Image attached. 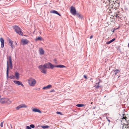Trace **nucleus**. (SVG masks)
<instances>
[{
    "mask_svg": "<svg viewBox=\"0 0 129 129\" xmlns=\"http://www.w3.org/2000/svg\"><path fill=\"white\" fill-rule=\"evenodd\" d=\"M28 82L29 85L31 86H35L37 83L36 80L31 77L28 79Z\"/></svg>",
    "mask_w": 129,
    "mask_h": 129,
    "instance_id": "f257e3e1",
    "label": "nucleus"
},
{
    "mask_svg": "<svg viewBox=\"0 0 129 129\" xmlns=\"http://www.w3.org/2000/svg\"><path fill=\"white\" fill-rule=\"evenodd\" d=\"M13 28L17 33L19 35L23 36V33L22 32L20 28L18 26H13Z\"/></svg>",
    "mask_w": 129,
    "mask_h": 129,
    "instance_id": "f03ea898",
    "label": "nucleus"
},
{
    "mask_svg": "<svg viewBox=\"0 0 129 129\" xmlns=\"http://www.w3.org/2000/svg\"><path fill=\"white\" fill-rule=\"evenodd\" d=\"M9 64H8V61L7 62V69L6 72L7 78H9L11 79H14L15 78V76L13 75H11L9 76H8V70H9Z\"/></svg>",
    "mask_w": 129,
    "mask_h": 129,
    "instance_id": "7ed1b4c3",
    "label": "nucleus"
},
{
    "mask_svg": "<svg viewBox=\"0 0 129 129\" xmlns=\"http://www.w3.org/2000/svg\"><path fill=\"white\" fill-rule=\"evenodd\" d=\"M38 68L41 70V71L42 73L44 74L46 73L47 70L45 66H44V65H40L38 66Z\"/></svg>",
    "mask_w": 129,
    "mask_h": 129,
    "instance_id": "20e7f679",
    "label": "nucleus"
},
{
    "mask_svg": "<svg viewBox=\"0 0 129 129\" xmlns=\"http://www.w3.org/2000/svg\"><path fill=\"white\" fill-rule=\"evenodd\" d=\"M46 68H50L52 69L54 68V65L50 62H48L44 64Z\"/></svg>",
    "mask_w": 129,
    "mask_h": 129,
    "instance_id": "39448f33",
    "label": "nucleus"
},
{
    "mask_svg": "<svg viewBox=\"0 0 129 129\" xmlns=\"http://www.w3.org/2000/svg\"><path fill=\"white\" fill-rule=\"evenodd\" d=\"M70 12L74 15H75L77 13L75 8L72 6L71 7Z\"/></svg>",
    "mask_w": 129,
    "mask_h": 129,
    "instance_id": "423d86ee",
    "label": "nucleus"
},
{
    "mask_svg": "<svg viewBox=\"0 0 129 129\" xmlns=\"http://www.w3.org/2000/svg\"><path fill=\"white\" fill-rule=\"evenodd\" d=\"M9 101V99L7 98H3L0 99V102L2 104L8 103Z\"/></svg>",
    "mask_w": 129,
    "mask_h": 129,
    "instance_id": "0eeeda50",
    "label": "nucleus"
},
{
    "mask_svg": "<svg viewBox=\"0 0 129 129\" xmlns=\"http://www.w3.org/2000/svg\"><path fill=\"white\" fill-rule=\"evenodd\" d=\"M13 82L16 84H17L18 85H21L23 87L24 85L20 81H18L14 80L13 81Z\"/></svg>",
    "mask_w": 129,
    "mask_h": 129,
    "instance_id": "6e6552de",
    "label": "nucleus"
},
{
    "mask_svg": "<svg viewBox=\"0 0 129 129\" xmlns=\"http://www.w3.org/2000/svg\"><path fill=\"white\" fill-rule=\"evenodd\" d=\"M0 41L1 42V47L2 48H3L4 47V39L2 38H1L0 39Z\"/></svg>",
    "mask_w": 129,
    "mask_h": 129,
    "instance_id": "1a4fd4ad",
    "label": "nucleus"
},
{
    "mask_svg": "<svg viewBox=\"0 0 129 129\" xmlns=\"http://www.w3.org/2000/svg\"><path fill=\"white\" fill-rule=\"evenodd\" d=\"M9 45L11 46V47L12 49L14 48L15 47L14 46H13V41H12L11 39H9Z\"/></svg>",
    "mask_w": 129,
    "mask_h": 129,
    "instance_id": "9d476101",
    "label": "nucleus"
},
{
    "mask_svg": "<svg viewBox=\"0 0 129 129\" xmlns=\"http://www.w3.org/2000/svg\"><path fill=\"white\" fill-rule=\"evenodd\" d=\"M21 42L23 45H25L27 44L28 42V41L27 39H22L21 40Z\"/></svg>",
    "mask_w": 129,
    "mask_h": 129,
    "instance_id": "9b49d317",
    "label": "nucleus"
},
{
    "mask_svg": "<svg viewBox=\"0 0 129 129\" xmlns=\"http://www.w3.org/2000/svg\"><path fill=\"white\" fill-rule=\"evenodd\" d=\"M27 107L24 104H21L16 108V109H19L22 108H26Z\"/></svg>",
    "mask_w": 129,
    "mask_h": 129,
    "instance_id": "f8f14e48",
    "label": "nucleus"
},
{
    "mask_svg": "<svg viewBox=\"0 0 129 129\" xmlns=\"http://www.w3.org/2000/svg\"><path fill=\"white\" fill-rule=\"evenodd\" d=\"M54 67L62 68H66V67L65 66L61 64H59L57 65H54Z\"/></svg>",
    "mask_w": 129,
    "mask_h": 129,
    "instance_id": "ddd939ff",
    "label": "nucleus"
},
{
    "mask_svg": "<svg viewBox=\"0 0 129 129\" xmlns=\"http://www.w3.org/2000/svg\"><path fill=\"white\" fill-rule=\"evenodd\" d=\"M32 111L33 112H38L40 113H41V112L40 110L37 109V108H34L32 109Z\"/></svg>",
    "mask_w": 129,
    "mask_h": 129,
    "instance_id": "4468645a",
    "label": "nucleus"
},
{
    "mask_svg": "<svg viewBox=\"0 0 129 129\" xmlns=\"http://www.w3.org/2000/svg\"><path fill=\"white\" fill-rule=\"evenodd\" d=\"M50 13H53L54 14H56L59 16H60L61 15L59 13H58L55 10H52L50 11Z\"/></svg>",
    "mask_w": 129,
    "mask_h": 129,
    "instance_id": "2eb2a0df",
    "label": "nucleus"
},
{
    "mask_svg": "<svg viewBox=\"0 0 129 129\" xmlns=\"http://www.w3.org/2000/svg\"><path fill=\"white\" fill-rule=\"evenodd\" d=\"M19 74L17 72H16L15 73V77L16 79L17 80H18L19 79Z\"/></svg>",
    "mask_w": 129,
    "mask_h": 129,
    "instance_id": "dca6fc26",
    "label": "nucleus"
},
{
    "mask_svg": "<svg viewBox=\"0 0 129 129\" xmlns=\"http://www.w3.org/2000/svg\"><path fill=\"white\" fill-rule=\"evenodd\" d=\"M52 85H48L43 87V89H49L51 87Z\"/></svg>",
    "mask_w": 129,
    "mask_h": 129,
    "instance_id": "f3484780",
    "label": "nucleus"
},
{
    "mask_svg": "<svg viewBox=\"0 0 129 129\" xmlns=\"http://www.w3.org/2000/svg\"><path fill=\"white\" fill-rule=\"evenodd\" d=\"M40 53L41 54H43L44 53V51L42 48H40L39 49Z\"/></svg>",
    "mask_w": 129,
    "mask_h": 129,
    "instance_id": "a211bd4d",
    "label": "nucleus"
},
{
    "mask_svg": "<svg viewBox=\"0 0 129 129\" xmlns=\"http://www.w3.org/2000/svg\"><path fill=\"white\" fill-rule=\"evenodd\" d=\"M100 82V80H99V81L98 83H96L95 86V87L97 88H99L101 87V86L99 85V84Z\"/></svg>",
    "mask_w": 129,
    "mask_h": 129,
    "instance_id": "6ab92c4d",
    "label": "nucleus"
},
{
    "mask_svg": "<svg viewBox=\"0 0 129 129\" xmlns=\"http://www.w3.org/2000/svg\"><path fill=\"white\" fill-rule=\"evenodd\" d=\"M115 38H113V39H112L110 41H109L107 42L106 43V44H109L110 43H111L112 42H113V41H114L115 40Z\"/></svg>",
    "mask_w": 129,
    "mask_h": 129,
    "instance_id": "aec40b11",
    "label": "nucleus"
},
{
    "mask_svg": "<svg viewBox=\"0 0 129 129\" xmlns=\"http://www.w3.org/2000/svg\"><path fill=\"white\" fill-rule=\"evenodd\" d=\"M77 15L78 17L81 19H82L83 18V16L82 15H81L80 13H77L76 14Z\"/></svg>",
    "mask_w": 129,
    "mask_h": 129,
    "instance_id": "412c9836",
    "label": "nucleus"
},
{
    "mask_svg": "<svg viewBox=\"0 0 129 129\" xmlns=\"http://www.w3.org/2000/svg\"><path fill=\"white\" fill-rule=\"evenodd\" d=\"M120 70L118 69H116L114 71V72H115V75H116L119 72H120Z\"/></svg>",
    "mask_w": 129,
    "mask_h": 129,
    "instance_id": "4be33fe9",
    "label": "nucleus"
},
{
    "mask_svg": "<svg viewBox=\"0 0 129 129\" xmlns=\"http://www.w3.org/2000/svg\"><path fill=\"white\" fill-rule=\"evenodd\" d=\"M35 40L36 41H37L38 40L41 41L42 40V39L41 37H38L37 38H36Z\"/></svg>",
    "mask_w": 129,
    "mask_h": 129,
    "instance_id": "5701e85b",
    "label": "nucleus"
},
{
    "mask_svg": "<svg viewBox=\"0 0 129 129\" xmlns=\"http://www.w3.org/2000/svg\"><path fill=\"white\" fill-rule=\"evenodd\" d=\"M8 60L9 61H7V62L8 61V62H9V63H10L12 62V61L11 59V58L10 56H9L8 57Z\"/></svg>",
    "mask_w": 129,
    "mask_h": 129,
    "instance_id": "b1692460",
    "label": "nucleus"
},
{
    "mask_svg": "<svg viewBox=\"0 0 129 129\" xmlns=\"http://www.w3.org/2000/svg\"><path fill=\"white\" fill-rule=\"evenodd\" d=\"M76 106L78 107H82L84 106V105L83 104H78L76 105Z\"/></svg>",
    "mask_w": 129,
    "mask_h": 129,
    "instance_id": "393cba45",
    "label": "nucleus"
},
{
    "mask_svg": "<svg viewBox=\"0 0 129 129\" xmlns=\"http://www.w3.org/2000/svg\"><path fill=\"white\" fill-rule=\"evenodd\" d=\"M41 127L43 129H45L48 128L49 126L48 125L44 126H42Z\"/></svg>",
    "mask_w": 129,
    "mask_h": 129,
    "instance_id": "a878e982",
    "label": "nucleus"
},
{
    "mask_svg": "<svg viewBox=\"0 0 129 129\" xmlns=\"http://www.w3.org/2000/svg\"><path fill=\"white\" fill-rule=\"evenodd\" d=\"M9 66H10V68L11 69H12L13 67H12V62L9 63Z\"/></svg>",
    "mask_w": 129,
    "mask_h": 129,
    "instance_id": "bb28decb",
    "label": "nucleus"
},
{
    "mask_svg": "<svg viewBox=\"0 0 129 129\" xmlns=\"http://www.w3.org/2000/svg\"><path fill=\"white\" fill-rule=\"evenodd\" d=\"M30 127L31 128H34L35 127V126L34 125L31 124L30 125Z\"/></svg>",
    "mask_w": 129,
    "mask_h": 129,
    "instance_id": "cd10ccee",
    "label": "nucleus"
},
{
    "mask_svg": "<svg viewBox=\"0 0 129 129\" xmlns=\"http://www.w3.org/2000/svg\"><path fill=\"white\" fill-rule=\"evenodd\" d=\"M4 122V121H3V122H1V123L0 124V126L1 127H3V124Z\"/></svg>",
    "mask_w": 129,
    "mask_h": 129,
    "instance_id": "c85d7f7f",
    "label": "nucleus"
},
{
    "mask_svg": "<svg viewBox=\"0 0 129 129\" xmlns=\"http://www.w3.org/2000/svg\"><path fill=\"white\" fill-rule=\"evenodd\" d=\"M26 129H32L29 126H27L26 127Z\"/></svg>",
    "mask_w": 129,
    "mask_h": 129,
    "instance_id": "c756f323",
    "label": "nucleus"
},
{
    "mask_svg": "<svg viewBox=\"0 0 129 129\" xmlns=\"http://www.w3.org/2000/svg\"><path fill=\"white\" fill-rule=\"evenodd\" d=\"M57 113L58 114H61V113L59 112H57Z\"/></svg>",
    "mask_w": 129,
    "mask_h": 129,
    "instance_id": "7c9ffc66",
    "label": "nucleus"
},
{
    "mask_svg": "<svg viewBox=\"0 0 129 129\" xmlns=\"http://www.w3.org/2000/svg\"><path fill=\"white\" fill-rule=\"evenodd\" d=\"M55 92V91L53 89L51 91H50V92Z\"/></svg>",
    "mask_w": 129,
    "mask_h": 129,
    "instance_id": "2f4dec72",
    "label": "nucleus"
},
{
    "mask_svg": "<svg viewBox=\"0 0 129 129\" xmlns=\"http://www.w3.org/2000/svg\"><path fill=\"white\" fill-rule=\"evenodd\" d=\"M84 78L86 79V78H87L86 76L85 75H84Z\"/></svg>",
    "mask_w": 129,
    "mask_h": 129,
    "instance_id": "473e14b6",
    "label": "nucleus"
},
{
    "mask_svg": "<svg viewBox=\"0 0 129 129\" xmlns=\"http://www.w3.org/2000/svg\"><path fill=\"white\" fill-rule=\"evenodd\" d=\"M92 37H93V36H90V39H92Z\"/></svg>",
    "mask_w": 129,
    "mask_h": 129,
    "instance_id": "72a5a7b5",
    "label": "nucleus"
},
{
    "mask_svg": "<svg viewBox=\"0 0 129 129\" xmlns=\"http://www.w3.org/2000/svg\"><path fill=\"white\" fill-rule=\"evenodd\" d=\"M116 17H119V16H118V15L117 14L116 15Z\"/></svg>",
    "mask_w": 129,
    "mask_h": 129,
    "instance_id": "f704fd0d",
    "label": "nucleus"
},
{
    "mask_svg": "<svg viewBox=\"0 0 129 129\" xmlns=\"http://www.w3.org/2000/svg\"><path fill=\"white\" fill-rule=\"evenodd\" d=\"M107 120H108V121L109 122H110V120L109 119H108L107 118Z\"/></svg>",
    "mask_w": 129,
    "mask_h": 129,
    "instance_id": "c9c22d12",
    "label": "nucleus"
},
{
    "mask_svg": "<svg viewBox=\"0 0 129 129\" xmlns=\"http://www.w3.org/2000/svg\"><path fill=\"white\" fill-rule=\"evenodd\" d=\"M123 119H125V118L124 117H123V118H122Z\"/></svg>",
    "mask_w": 129,
    "mask_h": 129,
    "instance_id": "e433bc0d",
    "label": "nucleus"
},
{
    "mask_svg": "<svg viewBox=\"0 0 129 129\" xmlns=\"http://www.w3.org/2000/svg\"><path fill=\"white\" fill-rule=\"evenodd\" d=\"M15 43L16 44V45H17V43H16V42H15Z\"/></svg>",
    "mask_w": 129,
    "mask_h": 129,
    "instance_id": "4c0bfd02",
    "label": "nucleus"
},
{
    "mask_svg": "<svg viewBox=\"0 0 129 129\" xmlns=\"http://www.w3.org/2000/svg\"><path fill=\"white\" fill-rule=\"evenodd\" d=\"M92 104V102H91V104Z\"/></svg>",
    "mask_w": 129,
    "mask_h": 129,
    "instance_id": "58836bf2",
    "label": "nucleus"
}]
</instances>
